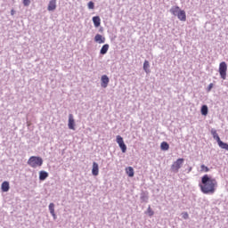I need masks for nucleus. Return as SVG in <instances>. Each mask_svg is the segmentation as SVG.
<instances>
[{"label":"nucleus","mask_w":228,"mask_h":228,"mask_svg":"<svg viewBox=\"0 0 228 228\" xmlns=\"http://www.w3.org/2000/svg\"><path fill=\"white\" fill-rule=\"evenodd\" d=\"M218 186V182L216 179L209 176L208 175H204L201 177V183L200 184V188L202 193L205 194H213L216 191V188Z\"/></svg>","instance_id":"f257e3e1"},{"label":"nucleus","mask_w":228,"mask_h":228,"mask_svg":"<svg viewBox=\"0 0 228 228\" xmlns=\"http://www.w3.org/2000/svg\"><path fill=\"white\" fill-rule=\"evenodd\" d=\"M170 12L172 15H175V17H177L179 20H182V22H186V12H184V10H181L179 6H173L170 9Z\"/></svg>","instance_id":"f03ea898"},{"label":"nucleus","mask_w":228,"mask_h":228,"mask_svg":"<svg viewBox=\"0 0 228 228\" xmlns=\"http://www.w3.org/2000/svg\"><path fill=\"white\" fill-rule=\"evenodd\" d=\"M28 165L32 168H37L38 167H42L44 165V159L40 157L32 156L28 160Z\"/></svg>","instance_id":"7ed1b4c3"},{"label":"nucleus","mask_w":228,"mask_h":228,"mask_svg":"<svg viewBox=\"0 0 228 228\" xmlns=\"http://www.w3.org/2000/svg\"><path fill=\"white\" fill-rule=\"evenodd\" d=\"M183 163H184V159H176L171 166V171H173L175 174H177L181 167H183Z\"/></svg>","instance_id":"20e7f679"},{"label":"nucleus","mask_w":228,"mask_h":228,"mask_svg":"<svg viewBox=\"0 0 228 228\" xmlns=\"http://www.w3.org/2000/svg\"><path fill=\"white\" fill-rule=\"evenodd\" d=\"M219 74L222 79H226L227 77V63L223 61L219 64Z\"/></svg>","instance_id":"39448f33"},{"label":"nucleus","mask_w":228,"mask_h":228,"mask_svg":"<svg viewBox=\"0 0 228 228\" xmlns=\"http://www.w3.org/2000/svg\"><path fill=\"white\" fill-rule=\"evenodd\" d=\"M116 142L120 147L123 153L127 151V146H126V143H124V138H122V136L118 135L116 138Z\"/></svg>","instance_id":"423d86ee"},{"label":"nucleus","mask_w":228,"mask_h":228,"mask_svg":"<svg viewBox=\"0 0 228 228\" xmlns=\"http://www.w3.org/2000/svg\"><path fill=\"white\" fill-rule=\"evenodd\" d=\"M68 127L72 131H76V121L74 120V116L72 114L69 115Z\"/></svg>","instance_id":"0eeeda50"},{"label":"nucleus","mask_w":228,"mask_h":228,"mask_svg":"<svg viewBox=\"0 0 228 228\" xmlns=\"http://www.w3.org/2000/svg\"><path fill=\"white\" fill-rule=\"evenodd\" d=\"M94 42L97 44H104V42H106V37H102L101 34H96L94 37Z\"/></svg>","instance_id":"6e6552de"},{"label":"nucleus","mask_w":228,"mask_h":228,"mask_svg":"<svg viewBox=\"0 0 228 228\" xmlns=\"http://www.w3.org/2000/svg\"><path fill=\"white\" fill-rule=\"evenodd\" d=\"M110 83V78L108 77V76L103 75L102 76V88H108V85Z\"/></svg>","instance_id":"1a4fd4ad"},{"label":"nucleus","mask_w":228,"mask_h":228,"mask_svg":"<svg viewBox=\"0 0 228 228\" xmlns=\"http://www.w3.org/2000/svg\"><path fill=\"white\" fill-rule=\"evenodd\" d=\"M47 10H48V12H54V10H56V0L49 1Z\"/></svg>","instance_id":"9d476101"},{"label":"nucleus","mask_w":228,"mask_h":228,"mask_svg":"<svg viewBox=\"0 0 228 228\" xmlns=\"http://www.w3.org/2000/svg\"><path fill=\"white\" fill-rule=\"evenodd\" d=\"M92 174L94 176L99 175V164L97 162L93 163Z\"/></svg>","instance_id":"9b49d317"},{"label":"nucleus","mask_w":228,"mask_h":228,"mask_svg":"<svg viewBox=\"0 0 228 228\" xmlns=\"http://www.w3.org/2000/svg\"><path fill=\"white\" fill-rule=\"evenodd\" d=\"M49 177V173L45 171H40L39 172V180L40 181H45Z\"/></svg>","instance_id":"f8f14e48"},{"label":"nucleus","mask_w":228,"mask_h":228,"mask_svg":"<svg viewBox=\"0 0 228 228\" xmlns=\"http://www.w3.org/2000/svg\"><path fill=\"white\" fill-rule=\"evenodd\" d=\"M126 174L128 175V177H134V169L133 168V167H126Z\"/></svg>","instance_id":"ddd939ff"},{"label":"nucleus","mask_w":228,"mask_h":228,"mask_svg":"<svg viewBox=\"0 0 228 228\" xmlns=\"http://www.w3.org/2000/svg\"><path fill=\"white\" fill-rule=\"evenodd\" d=\"M93 22L94 24V28H99V26H101V18L99 16L93 17Z\"/></svg>","instance_id":"4468645a"},{"label":"nucleus","mask_w":228,"mask_h":228,"mask_svg":"<svg viewBox=\"0 0 228 228\" xmlns=\"http://www.w3.org/2000/svg\"><path fill=\"white\" fill-rule=\"evenodd\" d=\"M1 188H2V191H4V192L9 191V190H10V183H8L7 181L4 182L2 183Z\"/></svg>","instance_id":"2eb2a0df"},{"label":"nucleus","mask_w":228,"mask_h":228,"mask_svg":"<svg viewBox=\"0 0 228 228\" xmlns=\"http://www.w3.org/2000/svg\"><path fill=\"white\" fill-rule=\"evenodd\" d=\"M109 50H110V45L105 44L101 48L100 54H106V53H108Z\"/></svg>","instance_id":"dca6fc26"},{"label":"nucleus","mask_w":228,"mask_h":228,"mask_svg":"<svg viewBox=\"0 0 228 228\" xmlns=\"http://www.w3.org/2000/svg\"><path fill=\"white\" fill-rule=\"evenodd\" d=\"M211 134H212L214 140H216L217 143L222 142V140H220V136H218V133H216V130L212 129L211 130Z\"/></svg>","instance_id":"f3484780"},{"label":"nucleus","mask_w":228,"mask_h":228,"mask_svg":"<svg viewBox=\"0 0 228 228\" xmlns=\"http://www.w3.org/2000/svg\"><path fill=\"white\" fill-rule=\"evenodd\" d=\"M49 211H50L52 216H53V218L56 219V213H54V203L49 204Z\"/></svg>","instance_id":"a211bd4d"},{"label":"nucleus","mask_w":228,"mask_h":228,"mask_svg":"<svg viewBox=\"0 0 228 228\" xmlns=\"http://www.w3.org/2000/svg\"><path fill=\"white\" fill-rule=\"evenodd\" d=\"M161 151H168L170 149V145L167 142H162L160 144Z\"/></svg>","instance_id":"6ab92c4d"},{"label":"nucleus","mask_w":228,"mask_h":228,"mask_svg":"<svg viewBox=\"0 0 228 228\" xmlns=\"http://www.w3.org/2000/svg\"><path fill=\"white\" fill-rule=\"evenodd\" d=\"M150 67H151V64H149V61H144V63H143V70H144V72H146L147 74H149V72H151V70L149 69Z\"/></svg>","instance_id":"aec40b11"},{"label":"nucleus","mask_w":228,"mask_h":228,"mask_svg":"<svg viewBox=\"0 0 228 228\" xmlns=\"http://www.w3.org/2000/svg\"><path fill=\"white\" fill-rule=\"evenodd\" d=\"M208 105H203L201 107V115L206 117L208 115Z\"/></svg>","instance_id":"412c9836"},{"label":"nucleus","mask_w":228,"mask_h":228,"mask_svg":"<svg viewBox=\"0 0 228 228\" xmlns=\"http://www.w3.org/2000/svg\"><path fill=\"white\" fill-rule=\"evenodd\" d=\"M218 145H219V147L221 149H224V151H228V144H227V142H224L220 141L218 142Z\"/></svg>","instance_id":"4be33fe9"},{"label":"nucleus","mask_w":228,"mask_h":228,"mask_svg":"<svg viewBox=\"0 0 228 228\" xmlns=\"http://www.w3.org/2000/svg\"><path fill=\"white\" fill-rule=\"evenodd\" d=\"M200 172L201 173H208V172H209V167H208V166H206V165H204V164H202L201 166H200Z\"/></svg>","instance_id":"5701e85b"},{"label":"nucleus","mask_w":228,"mask_h":228,"mask_svg":"<svg viewBox=\"0 0 228 228\" xmlns=\"http://www.w3.org/2000/svg\"><path fill=\"white\" fill-rule=\"evenodd\" d=\"M146 213L149 216H154V210L151 208V206L148 207Z\"/></svg>","instance_id":"b1692460"},{"label":"nucleus","mask_w":228,"mask_h":228,"mask_svg":"<svg viewBox=\"0 0 228 228\" xmlns=\"http://www.w3.org/2000/svg\"><path fill=\"white\" fill-rule=\"evenodd\" d=\"M87 6H88L89 10H94V8H95V4H94V2H92V1H90L87 4Z\"/></svg>","instance_id":"393cba45"},{"label":"nucleus","mask_w":228,"mask_h":228,"mask_svg":"<svg viewBox=\"0 0 228 228\" xmlns=\"http://www.w3.org/2000/svg\"><path fill=\"white\" fill-rule=\"evenodd\" d=\"M24 6H29L31 4V0H22Z\"/></svg>","instance_id":"a878e982"},{"label":"nucleus","mask_w":228,"mask_h":228,"mask_svg":"<svg viewBox=\"0 0 228 228\" xmlns=\"http://www.w3.org/2000/svg\"><path fill=\"white\" fill-rule=\"evenodd\" d=\"M182 216L184 220H188V218H190V216L188 215V212H183L182 214Z\"/></svg>","instance_id":"bb28decb"},{"label":"nucleus","mask_w":228,"mask_h":228,"mask_svg":"<svg viewBox=\"0 0 228 228\" xmlns=\"http://www.w3.org/2000/svg\"><path fill=\"white\" fill-rule=\"evenodd\" d=\"M212 89H213V83L208 85V92H211Z\"/></svg>","instance_id":"cd10ccee"},{"label":"nucleus","mask_w":228,"mask_h":228,"mask_svg":"<svg viewBox=\"0 0 228 228\" xmlns=\"http://www.w3.org/2000/svg\"><path fill=\"white\" fill-rule=\"evenodd\" d=\"M11 14H12V15H14V14H15V11L12 10V11H11Z\"/></svg>","instance_id":"c85d7f7f"}]
</instances>
